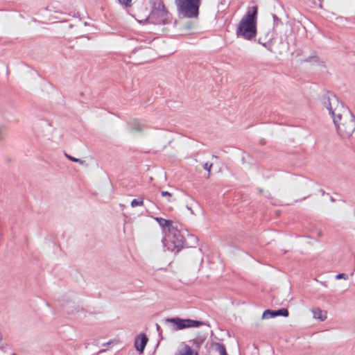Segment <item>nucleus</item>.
<instances>
[{
  "label": "nucleus",
  "instance_id": "1",
  "mask_svg": "<svg viewBox=\"0 0 355 355\" xmlns=\"http://www.w3.org/2000/svg\"><path fill=\"white\" fill-rule=\"evenodd\" d=\"M321 103L328 110L338 134L343 138L349 137L355 130V116L331 92L320 97Z\"/></svg>",
  "mask_w": 355,
  "mask_h": 355
},
{
  "label": "nucleus",
  "instance_id": "2",
  "mask_svg": "<svg viewBox=\"0 0 355 355\" xmlns=\"http://www.w3.org/2000/svg\"><path fill=\"white\" fill-rule=\"evenodd\" d=\"M258 8L252 6L241 19L236 31L237 37L251 40L257 35V19Z\"/></svg>",
  "mask_w": 355,
  "mask_h": 355
},
{
  "label": "nucleus",
  "instance_id": "3",
  "mask_svg": "<svg viewBox=\"0 0 355 355\" xmlns=\"http://www.w3.org/2000/svg\"><path fill=\"white\" fill-rule=\"evenodd\" d=\"M165 241H166L168 245H171L167 248L168 250L178 252L183 248L184 236L181 232V225L179 223H176L174 226L171 227V230L168 232H166V237L162 239L164 245Z\"/></svg>",
  "mask_w": 355,
  "mask_h": 355
},
{
  "label": "nucleus",
  "instance_id": "4",
  "mask_svg": "<svg viewBox=\"0 0 355 355\" xmlns=\"http://www.w3.org/2000/svg\"><path fill=\"white\" fill-rule=\"evenodd\" d=\"M172 17L162 1H155L153 3L152 10L148 17L149 22L153 24H167L171 21Z\"/></svg>",
  "mask_w": 355,
  "mask_h": 355
},
{
  "label": "nucleus",
  "instance_id": "5",
  "mask_svg": "<svg viewBox=\"0 0 355 355\" xmlns=\"http://www.w3.org/2000/svg\"><path fill=\"white\" fill-rule=\"evenodd\" d=\"M179 15L187 18H195L199 15L200 0H175Z\"/></svg>",
  "mask_w": 355,
  "mask_h": 355
},
{
  "label": "nucleus",
  "instance_id": "6",
  "mask_svg": "<svg viewBox=\"0 0 355 355\" xmlns=\"http://www.w3.org/2000/svg\"><path fill=\"white\" fill-rule=\"evenodd\" d=\"M165 323H171L173 325L174 330H182L186 328L199 327L204 324V322L200 320L191 319H182L180 318H168L165 319Z\"/></svg>",
  "mask_w": 355,
  "mask_h": 355
},
{
  "label": "nucleus",
  "instance_id": "7",
  "mask_svg": "<svg viewBox=\"0 0 355 355\" xmlns=\"http://www.w3.org/2000/svg\"><path fill=\"white\" fill-rule=\"evenodd\" d=\"M288 314L289 313L288 309L285 308L279 309L278 310L266 309L263 311L262 314V318L270 319L275 318L277 316L287 317Z\"/></svg>",
  "mask_w": 355,
  "mask_h": 355
},
{
  "label": "nucleus",
  "instance_id": "8",
  "mask_svg": "<svg viewBox=\"0 0 355 355\" xmlns=\"http://www.w3.org/2000/svg\"><path fill=\"white\" fill-rule=\"evenodd\" d=\"M148 341V338L145 334L141 333L137 336L134 343L135 349L138 352L143 353Z\"/></svg>",
  "mask_w": 355,
  "mask_h": 355
},
{
  "label": "nucleus",
  "instance_id": "9",
  "mask_svg": "<svg viewBox=\"0 0 355 355\" xmlns=\"http://www.w3.org/2000/svg\"><path fill=\"white\" fill-rule=\"evenodd\" d=\"M155 220L158 223L162 230L166 233L168 232L171 226H174L176 223L171 220H166L162 217H155Z\"/></svg>",
  "mask_w": 355,
  "mask_h": 355
},
{
  "label": "nucleus",
  "instance_id": "10",
  "mask_svg": "<svg viewBox=\"0 0 355 355\" xmlns=\"http://www.w3.org/2000/svg\"><path fill=\"white\" fill-rule=\"evenodd\" d=\"M312 312H313V318L315 319H318L320 321H324L327 318V311H322L319 308L313 309Z\"/></svg>",
  "mask_w": 355,
  "mask_h": 355
},
{
  "label": "nucleus",
  "instance_id": "11",
  "mask_svg": "<svg viewBox=\"0 0 355 355\" xmlns=\"http://www.w3.org/2000/svg\"><path fill=\"white\" fill-rule=\"evenodd\" d=\"M175 355H198V353L194 351L189 345H185L183 349L176 352Z\"/></svg>",
  "mask_w": 355,
  "mask_h": 355
},
{
  "label": "nucleus",
  "instance_id": "12",
  "mask_svg": "<svg viewBox=\"0 0 355 355\" xmlns=\"http://www.w3.org/2000/svg\"><path fill=\"white\" fill-rule=\"evenodd\" d=\"M305 62H314L320 66L323 65V62L320 60V58L317 55L316 52L313 51L311 55L304 60Z\"/></svg>",
  "mask_w": 355,
  "mask_h": 355
},
{
  "label": "nucleus",
  "instance_id": "13",
  "mask_svg": "<svg viewBox=\"0 0 355 355\" xmlns=\"http://www.w3.org/2000/svg\"><path fill=\"white\" fill-rule=\"evenodd\" d=\"M216 350L220 354V355H228L225 346L222 343H216Z\"/></svg>",
  "mask_w": 355,
  "mask_h": 355
},
{
  "label": "nucleus",
  "instance_id": "14",
  "mask_svg": "<svg viewBox=\"0 0 355 355\" xmlns=\"http://www.w3.org/2000/svg\"><path fill=\"white\" fill-rule=\"evenodd\" d=\"M132 128L134 130L141 132L143 130V125L137 120H134L132 124Z\"/></svg>",
  "mask_w": 355,
  "mask_h": 355
},
{
  "label": "nucleus",
  "instance_id": "15",
  "mask_svg": "<svg viewBox=\"0 0 355 355\" xmlns=\"http://www.w3.org/2000/svg\"><path fill=\"white\" fill-rule=\"evenodd\" d=\"M144 204V200L142 198H135L131 201V206L132 207H135L137 206H141Z\"/></svg>",
  "mask_w": 355,
  "mask_h": 355
},
{
  "label": "nucleus",
  "instance_id": "16",
  "mask_svg": "<svg viewBox=\"0 0 355 355\" xmlns=\"http://www.w3.org/2000/svg\"><path fill=\"white\" fill-rule=\"evenodd\" d=\"M118 2L125 7L130 6L132 0H117Z\"/></svg>",
  "mask_w": 355,
  "mask_h": 355
},
{
  "label": "nucleus",
  "instance_id": "17",
  "mask_svg": "<svg viewBox=\"0 0 355 355\" xmlns=\"http://www.w3.org/2000/svg\"><path fill=\"white\" fill-rule=\"evenodd\" d=\"M345 279L347 280L348 279V275L345 273H339L336 275V279Z\"/></svg>",
  "mask_w": 355,
  "mask_h": 355
},
{
  "label": "nucleus",
  "instance_id": "18",
  "mask_svg": "<svg viewBox=\"0 0 355 355\" xmlns=\"http://www.w3.org/2000/svg\"><path fill=\"white\" fill-rule=\"evenodd\" d=\"M161 195L162 197H168L167 199L168 202H171V200L170 199V197H171V193L166 191H161Z\"/></svg>",
  "mask_w": 355,
  "mask_h": 355
},
{
  "label": "nucleus",
  "instance_id": "19",
  "mask_svg": "<svg viewBox=\"0 0 355 355\" xmlns=\"http://www.w3.org/2000/svg\"><path fill=\"white\" fill-rule=\"evenodd\" d=\"M212 166V164H210V163H208V162H206L204 165H203V168L207 171L208 172V173L209 174L210 173V171H211V168Z\"/></svg>",
  "mask_w": 355,
  "mask_h": 355
},
{
  "label": "nucleus",
  "instance_id": "20",
  "mask_svg": "<svg viewBox=\"0 0 355 355\" xmlns=\"http://www.w3.org/2000/svg\"><path fill=\"white\" fill-rule=\"evenodd\" d=\"M67 157L73 162H81L80 159L66 154Z\"/></svg>",
  "mask_w": 355,
  "mask_h": 355
},
{
  "label": "nucleus",
  "instance_id": "21",
  "mask_svg": "<svg viewBox=\"0 0 355 355\" xmlns=\"http://www.w3.org/2000/svg\"><path fill=\"white\" fill-rule=\"evenodd\" d=\"M156 329H157V332L159 333V335L161 336L162 331L160 326L158 325L157 324H156Z\"/></svg>",
  "mask_w": 355,
  "mask_h": 355
},
{
  "label": "nucleus",
  "instance_id": "22",
  "mask_svg": "<svg viewBox=\"0 0 355 355\" xmlns=\"http://www.w3.org/2000/svg\"><path fill=\"white\" fill-rule=\"evenodd\" d=\"M259 43L260 44H262L263 46H266V42H262L261 41V38H259Z\"/></svg>",
  "mask_w": 355,
  "mask_h": 355
},
{
  "label": "nucleus",
  "instance_id": "23",
  "mask_svg": "<svg viewBox=\"0 0 355 355\" xmlns=\"http://www.w3.org/2000/svg\"><path fill=\"white\" fill-rule=\"evenodd\" d=\"M330 200L332 202H334L336 201L335 198L334 197H332V196L330 197Z\"/></svg>",
  "mask_w": 355,
  "mask_h": 355
},
{
  "label": "nucleus",
  "instance_id": "24",
  "mask_svg": "<svg viewBox=\"0 0 355 355\" xmlns=\"http://www.w3.org/2000/svg\"><path fill=\"white\" fill-rule=\"evenodd\" d=\"M320 192L322 193V195H324L325 194V191L322 189H320Z\"/></svg>",
  "mask_w": 355,
  "mask_h": 355
},
{
  "label": "nucleus",
  "instance_id": "25",
  "mask_svg": "<svg viewBox=\"0 0 355 355\" xmlns=\"http://www.w3.org/2000/svg\"><path fill=\"white\" fill-rule=\"evenodd\" d=\"M110 343V342H108V343H107L103 344V345H104V346H105V345H109Z\"/></svg>",
  "mask_w": 355,
  "mask_h": 355
},
{
  "label": "nucleus",
  "instance_id": "26",
  "mask_svg": "<svg viewBox=\"0 0 355 355\" xmlns=\"http://www.w3.org/2000/svg\"><path fill=\"white\" fill-rule=\"evenodd\" d=\"M10 355H16V354L13 353V354H11Z\"/></svg>",
  "mask_w": 355,
  "mask_h": 355
}]
</instances>
